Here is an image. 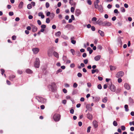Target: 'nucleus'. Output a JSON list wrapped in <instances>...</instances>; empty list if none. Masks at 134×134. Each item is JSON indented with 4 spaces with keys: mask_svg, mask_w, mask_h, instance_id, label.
I'll list each match as a JSON object with an SVG mask.
<instances>
[{
    "mask_svg": "<svg viewBox=\"0 0 134 134\" xmlns=\"http://www.w3.org/2000/svg\"><path fill=\"white\" fill-rule=\"evenodd\" d=\"M61 116L59 114H55L53 116V118L54 120L55 121H59L60 119Z\"/></svg>",
    "mask_w": 134,
    "mask_h": 134,
    "instance_id": "obj_1",
    "label": "nucleus"
},
{
    "mask_svg": "<svg viewBox=\"0 0 134 134\" xmlns=\"http://www.w3.org/2000/svg\"><path fill=\"white\" fill-rule=\"evenodd\" d=\"M36 98L37 99H38L37 98H38V101L41 103H42L44 104L46 102V99L42 97H37Z\"/></svg>",
    "mask_w": 134,
    "mask_h": 134,
    "instance_id": "obj_2",
    "label": "nucleus"
},
{
    "mask_svg": "<svg viewBox=\"0 0 134 134\" xmlns=\"http://www.w3.org/2000/svg\"><path fill=\"white\" fill-rule=\"evenodd\" d=\"M40 66V60L38 58H36L34 63L35 67H39Z\"/></svg>",
    "mask_w": 134,
    "mask_h": 134,
    "instance_id": "obj_3",
    "label": "nucleus"
},
{
    "mask_svg": "<svg viewBox=\"0 0 134 134\" xmlns=\"http://www.w3.org/2000/svg\"><path fill=\"white\" fill-rule=\"evenodd\" d=\"M124 74L123 71H120L117 73L116 76L117 78L121 77L123 76Z\"/></svg>",
    "mask_w": 134,
    "mask_h": 134,
    "instance_id": "obj_4",
    "label": "nucleus"
},
{
    "mask_svg": "<svg viewBox=\"0 0 134 134\" xmlns=\"http://www.w3.org/2000/svg\"><path fill=\"white\" fill-rule=\"evenodd\" d=\"M32 31L33 32H35L37 31L38 30L37 27L34 25H31Z\"/></svg>",
    "mask_w": 134,
    "mask_h": 134,
    "instance_id": "obj_5",
    "label": "nucleus"
},
{
    "mask_svg": "<svg viewBox=\"0 0 134 134\" xmlns=\"http://www.w3.org/2000/svg\"><path fill=\"white\" fill-rule=\"evenodd\" d=\"M103 26H109L111 25V23L109 21H105L104 22V23L103 24Z\"/></svg>",
    "mask_w": 134,
    "mask_h": 134,
    "instance_id": "obj_6",
    "label": "nucleus"
},
{
    "mask_svg": "<svg viewBox=\"0 0 134 134\" xmlns=\"http://www.w3.org/2000/svg\"><path fill=\"white\" fill-rule=\"evenodd\" d=\"M32 51L35 54H36L39 51V49L38 48H34L32 49Z\"/></svg>",
    "mask_w": 134,
    "mask_h": 134,
    "instance_id": "obj_7",
    "label": "nucleus"
},
{
    "mask_svg": "<svg viewBox=\"0 0 134 134\" xmlns=\"http://www.w3.org/2000/svg\"><path fill=\"white\" fill-rule=\"evenodd\" d=\"M50 86L52 91H53L54 90L56 86L55 83H52L50 85Z\"/></svg>",
    "mask_w": 134,
    "mask_h": 134,
    "instance_id": "obj_8",
    "label": "nucleus"
},
{
    "mask_svg": "<svg viewBox=\"0 0 134 134\" xmlns=\"http://www.w3.org/2000/svg\"><path fill=\"white\" fill-rule=\"evenodd\" d=\"M110 90L112 92H114L115 91L116 88L115 86L113 85H111L110 88Z\"/></svg>",
    "mask_w": 134,
    "mask_h": 134,
    "instance_id": "obj_9",
    "label": "nucleus"
},
{
    "mask_svg": "<svg viewBox=\"0 0 134 134\" xmlns=\"http://www.w3.org/2000/svg\"><path fill=\"white\" fill-rule=\"evenodd\" d=\"M96 23L100 26L102 25L103 26V24L104 23V22L102 21L100 19H99L96 22Z\"/></svg>",
    "mask_w": 134,
    "mask_h": 134,
    "instance_id": "obj_10",
    "label": "nucleus"
},
{
    "mask_svg": "<svg viewBox=\"0 0 134 134\" xmlns=\"http://www.w3.org/2000/svg\"><path fill=\"white\" fill-rule=\"evenodd\" d=\"M93 69H94L92 70H91L92 71V74H93L94 73H95L96 72L97 73H98L99 72V70H98L97 69H95L96 68H92Z\"/></svg>",
    "mask_w": 134,
    "mask_h": 134,
    "instance_id": "obj_11",
    "label": "nucleus"
},
{
    "mask_svg": "<svg viewBox=\"0 0 134 134\" xmlns=\"http://www.w3.org/2000/svg\"><path fill=\"white\" fill-rule=\"evenodd\" d=\"M81 13V11L79 9H77L76 10L75 12V14L77 16H78Z\"/></svg>",
    "mask_w": 134,
    "mask_h": 134,
    "instance_id": "obj_12",
    "label": "nucleus"
},
{
    "mask_svg": "<svg viewBox=\"0 0 134 134\" xmlns=\"http://www.w3.org/2000/svg\"><path fill=\"white\" fill-rule=\"evenodd\" d=\"M93 124L94 125V127L95 128H96L98 126V122L96 121H94L93 122Z\"/></svg>",
    "mask_w": 134,
    "mask_h": 134,
    "instance_id": "obj_13",
    "label": "nucleus"
},
{
    "mask_svg": "<svg viewBox=\"0 0 134 134\" xmlns=\"http://www.w3.org/2000/svg\"><path fill=\"white\" fill-rule=\"evenodd\" d=\"M98 10L100 12H102L103 10V7L101 5H100L99 7L98 8Z\"/></svg>",
    "mask_w": 134,
    "mask_h": 134,
    "instance_id": "obj_14",
    "label": "nucleus"
},
{
    "mask_svg": "<svg viewBox=\"0 0 134 134\" xmlns=\"http://www.w3.org/2000/svg\"><path fill=\"white\" fill-rule=\"evenodd\" d=\"M15 77V76L14 75H11L9 76V78L10 80L11 81H13L14 78Z\"/></svg>",
    "mask_w": 134,
    "mask_h": 134,
    "instance_id": "obj_15",
    "label": "nucleus"
},
{
    "mask_svg": "<svg viewBox=\"0 0 134 134\" xmlns=\"http://www.w3.org/2000/svg\"><path fill=\"white\" fill-rule=\"evenodd\" d=\"M38 15L39 16H41L42 19H43L44 18V15L43 14V13L42 12H40L38 13Z\"/></svg>",
    "mask_w": 134,
    "mask_h": 134,
    "instance_id": "obj_16",
    "label": "nucleus"
},
{
    "mask_svg": "<svg viewBox=\"0 0 134 134\" xmlns=\"http://www.w3.org/2000/svg\"><path fill=\"white\" fill-rule=\"evenodd\" d=\"M101 57L100 55H98L95 57L94 59L96 61H98L100 59Z\"/></svg>",
    "mask_w": 134,
    "mask_h": 134,
    "instance_id": "obj_17",
    "label": "nucleus"
},
{
    "mask_svg": "<svg viewBox=\"0 0 134 134\" xmlns=\"http://www.w3.org/2000/svg\"><path fill=\"white\" fill-rule=\"evenodd\" d=\"M87 118L90 120H91L92 119V115L89 113H88L87 115Z\"/></svg>",
    "mask_w": 134,
    "mask_h": 134,
    "instance_id": "obj_18",
    "label": "nucleus"
},
{
    "mask_svg": "<svg viewBox=\"0 0 134 134\" xmlns=\"http://www.w3.org/2000/svg\"><path fill=\"white\" fill-rule=\"evenodd\" d=\"M99 2H94V5L95 8L96 9H98L99 8V6L98 4Z\"/></svg>",
    "mask_w": 134,
    "mask_h": 134,
    "instance_id": "obj_19",
    "label": "nucleus"
},
{
    "mask_svg": "<svg viewBox=\"0 0 134 134\" xmlns=\"http://www.w3.org/2000/svg\"><path fill=\"white\" fill-rule=\"evenodd\" d=\"M124 87L127 89L129 90L130 89V87L129 84L126 83L124 85Z\"/></svg>",
    "mask_w": 134,
    "mask_h": 134,
    "instance_id": "obj_20",
    "label": "nucleus"
},
{
    "mask_svg": "<svg viewBox=\"0 0 134 134\" xmlns=\"http://www.w3.org/2000/svg\"><path fill=\"white\" fill-rule=\"evenodd\" d=\"M74 37H72L71 38V42L73 44H75L76 43V41L75 40H74Z\"/></svg>",
    "mask_w": 134,
    "mask_h": 134,
    "instance_id": "obj_21",
    "label": "nucleus"
},
{
    "mask_svg": "<svg viewBox=\"0 0 134 134\" xmlns=\"http://www.w3.org/2000/svg\"><path fill=\"white\" fill-rule=\"evenodd\" d=\"M26 72L27 74H30L32 73V71L29 69H27L26 70Z\"/></svg>",
    "mask_w": 134,
    "mask_h": 134,
    "instance_id": "obj_22",
    "label": "nucleus"
},
{
    "mask_svg": "<svg viewBox=\"0 0 134 134\" xmlns=\"http://www.w3.org/2000/svg\"><path fill=\"white\" fill-rule=\"evenodd\" d=\"M98 32L100 34V35L102 36H104V33L103 31L99 30H98Z\"/></svg>",
    "mask_w": 134,
    "mask_h": 134,
    "instance_id": "obj_23",
    "label": "nucleus"
},
{
    "mask_svg": "<svg viewBox=\"0 0 134 134\" xmlns=\"http://www.w3.org/2000/svg\"><path fill=\"white\" fill-rule=\"evenodd\" d=\"M23 5V2H20L19 6L18 7L20 9L22 8Z\"/></svg>",
    "mask_w": 134,
    "mask_h": 134,
    "instance_id": "obj_24",
    "label": "nucleus"
},
{
    "mask_svg": "<svg viewBox=\"0 0 134 134\" xmlns=\"http://www.w3.org/2000/svg\"><path fill=\"white\" fill-rule=\"evenodd\" d=\"M107 100H108V98L106 97H104L102 99V102L104 103H106L107 102Z\"/></svg>",
    "mask_w": 134,
    "mask_h": 134,
    "instance_id": "obj_25",
    "label": "nucleus"
},
{
    "mask_svg": "<svg viewBox=\"0 0 134 134\" xmlns=\"http://www.w3.org/2000/svg\"><path fill=\"white\" fill-rule=\"evenodd\" d=\"M69 3L71 5H75L76 3L73 2L72 0H70Z\"/></svg>",
    "mask_w": 134,
    "mask_h": 134,
    "instance_id": "obj_26",
    "label": "nucleus"
},
{
    "mask_svg": "<svg viewBox=\"0 0 134 134\" xmlns=\"http://www.w3.org/2000/svg\"><path fill=\"white\" fill-rule=\"evenodd\" d=\"M53 54L54 56H55V57H56L57 58H58L59 57V55L58 53L55 52L54 51L53 52Z\"/></svg>",
    "mask_w": 134,
    "mask_h": 134,
    "instance_id": "obj_27",
    "label": "nucleus"
},
{
    "mask_svg": "<svg viewBox=\"0 0 134 134\" xmlns=\"http://www.w3.org/2000/svg\"><path fill=\"white\" fill-rule=\"evenodd\" d=\"M124 108L125 109V110L126 111H128L129 110L128 109V106L126 104L125 105Z\"/></svg>",
    "mask_w": 134,
    "mask_h": 134,
    "instance_id": "obj_28",
    "label": "nucleus"
},
{
    "mask_svg": "<svg viewBox=\"0 0 134 134\" xmlns=\"http://www.w3.org/2000/svg\"><path fill=\"white\" fill-rule=\"evenodd\" d=\"M32 8L31 4H29L27 5V8L29 9H30Z\"/></svg>",
    "mask_w": 134,
    "mask_h": 134,
    "instance_id": "obj_29",
    "label": "nucleus"
},
{
    "mask_svg": "<svg viewBox=\"0 0 134 134\" xmlns=\"http://www.w3.org/2000/svg\"><path fill=\"white\" fill-rule=\"evenodd\" d=\"M61 35V32L60 31H58L55 34V35L57 36H59Z\"/></svg>",
    "mask_w": 134,
    "mask_h": 134,
    "instance_id": "obj_30",
    "label": "nucleus"
},
{
    "mask_svg": "<svg viewBox=\"0 0 134 134\" xmlns=\"http://www.w3.org/2000/svg\"><path fill=\"white\" fill-rule=\"evenodd\" d=\"M113 124L115 126H117L118 125L117 122L115 121H114L113 122Z\"/></svg>",
    "mask_w": 134,
    "mask_h": 134,
    "instance_id": "obj_31",
    "label": "nucleus"
},
{
    "mask_svg": "<svg viewBox=\"0 0 134 134\" xmlns=\"http://www.w3.org/2000/svg\"><path fill=\"white\" fill-rule=\"evenodd\" d=\"M50 5L48 2H46V6L47 8H48L49 7Z\"/></svg>",
    "mask_w": 134,
    "mask_h": 134,
    "instance_id": "obj_32",
    "label": "nucleus"
},
{
    "mask_svg": "<svg viewBox=\"0 0 134 134\" xmlns=\"http://www.w3.org/2000/svg\"><path fill=\"white\" fill-rule=\"evenodd\" d=\"M54 15L55 14L54 13H52L51 14L50 16L52 19H53L54 17Z\"/></svg>",
    "mask_w": 134,
    "mask_h": 134,
    "instance_id": "obj_33",
    "label": "nucleus"
},
{
    "mask_svg": "<svg viewBox=\"0 0 134 134\" xmlns=\"http://www.w3.org/2000/svg\"><path fill=\"white\" fill-rule=\"evenodd\" d=\"M97 20V18L95 17H93L92 19V21H96Z\"/></svg>",
    "mask_w": 134,
    "mask_h": 134,
    "instance_id": "obj_34",
    "label": "nucleus"
},
{
    "mask_svg": "<svg viewBox=\"0 0 134 134\" xmlns=\"http://www.w3.org/2000/svg\"><path fill=\"white\" fill-rule=\"evenodd\" d=\"M91 128V127L90 126H89L87 128V132L88 133L90 132V129Z\"/></svg>",
    "mask_w": 134,
    "mask_h": 134,
    "instance_id": "obj_35",
    "label": "nucleus"
},
{
    "mask_svg": "<svg viewBox=\"0 0 134 134\" xmlns=\"http://www.w3.org/2000/svg\"><path fill=\"white\" fill-rule=\"evenodd\" d=\"M97 87L99 89H101L102 88V86L100 84H99L98 85Z\"/></svg>",
    "mask_w": 134,
    "mask_h": 134,
    "instance_id": "obj_36",
    "label": "nucleus"
},
{
    "mask_svg": "<svg viewBox=\"0 0 134 134\" xmlns=\"http://www.w3.org/2000/svg\"><path fill=\"white\" fill-rule=\"evenodd\" d=\"M41 28L44 29L46 27V26L45 25H42L41 26Z\"/></svg>",
    "mask_w": 134,
    "mask_h": 134,
    "instance_id": "obj_37",
    "label": "nucleus"
},
{
    "mask_svg": "<svg viewBox=\"0 0 134 134\" xmlns=\"http://www.w3.org/2000/svg\"><path fill=\"white\" fill-rule=\"evenodd\" d=\"M75 8L73 7H72L71 8V12L73 13L74 12Z\"/></svg>",
    "mask_w": 134,
    "mask_h": 134,
    "instance_id": "obj_38",
    "label": "nucleus"
},
{
    "mask_svg": "<svg viewBox=\"0 0 134 134\" xmlns=\"http://www.w3.org/2000/svg\"><path fill=\"white\" fill-rule=\"evenodd\" d=\"M121 11L122 12H124L125 11V9L123 7H122L121 8Z\"/></svg>",
    "mask_w": 134,
    "mask_h": 134,
    "instance_id": "obj_39",
    "label": "nucleus"
},
{
    "mask_svg": "<svg viewBox=\"0 0 134 134\" xmlns=\"http://www.w3.org/2000/svg\"><path fill=\"white\" fill-rule=\"evenodd\" d=\"M50 22V20L48 18L46 19V22L47 23H49Z\"/></svg>",
    "mask_w": 134,
    "mask_h": 134,
    "instance_id": "obj_40",
    "label": "nucleus"
},
{
    "mask_svg": "<svg viewBox=\"0 0 134 134\" xmlns=\"http://www.w3.org/2000/svg\"><path fill=\"white\" fill-rule=\"evenodd\" d=\"M9 15L10 16H12L14 14L13 12H10L9 13Z\"/></svg>",
    "mask_w": 134,
    "mask_h": 134,
    "instance_id": "obj_41",
    "label": "nucleus"
},
{
    "mask_svg": "<svg viewBox=\"0 0 134 134\" xmlns=\"http://www.w3.org/2000/svg\"><path fill=\"white\" fill-rule=\"evenodd\" d=\"M87 3L89 5H91L92 4V2L90 0H87Z\"/></svg>",
    "mask_w": 134,
    "mask_h": 134,
    "instance_id": "obj_42",
    "label": "nucleus"
},
{
    "mask_svg": "<svg viewBox=\"0 0 134 134\" xmlns=\"http://www.w3.org/2000/svg\"><path fill=\"white\" fill-rule=\"evenodd\" d=\"M121 127L122 130L123 131H124L125 130V127L124 126H122Z\"/></svg>",
    "mask_w": 134,
    "mask_h": 134,
    "instance_id": "obj_43",
    "label": "nucleus"
},
{
    "mask_svg": "<svg viewBox=\"0 0 134 134\" xmlns=\"http://www.w3.org/2000/svg\"><path fill=\"white\" fill-rule=\"evenodd\" d=\"M77 84L76 83H74L73 87L74 88H76L77 87Z\"/></svg>",
    "mask_w": 134,
    "mask_h": 134,
    "instance_id": "obj_44",
    "label": "nucleus"
},
{
    "mask_svg": "<svg viewBox=\"0 0 134 134\" xmlns=\"http://www.w3.org/2000/svg\"><path fill=\"white\" fill-rule=\"evenodd\" d=\"M70 51L72 53V54L73 55H74V52H75V51L74 49H71L70 50Z\"/></svg>",
    "mask_w": 134,
    "mask_h": 134,
    "instance_id": "obj_45",
    "label": "nucleus"
},
{
    "mask_svg": "<svg viewBox=\"0 0 134 134\" xmlns=\"http://www.w3.org/2000/svg\"><path fill=\"white\" fill-rule=\"evenodd\" d=\"M118 82L119 83L121 82L122 81V79L121 78L118 79Z\"/></svg>",
    "mask_w": 134,
    "mask_h": 134,
    "instance_id": "obj_46",
    "label": "nucleus"
},
{
    "mask_svg": "<svg viewBox=\"0 0 134 134\" xmlns=\"http://www.w3.org/2000/svg\"><path fill=\"white\" fill-rule=\"evenodd\" d=\"M12 38L13 40H15L16 38V37L15 36L13 35L12 37Z\"/></svg>",
    "mask_w": 134,
    "mask_h": 134,
    "instance_id": "obj_47",
    "label": "nucleus"
},
{
    "mask_svg": "<svg viewBox=\"0 0 134 134\" xmlns=\"http://www.w3.org/2000/svg\"><path fill=\"white\" fill-rule=\"evenodd\" d=\"M91 27V29L93 31H94L95 30V28L94 26H92Z\"/></svg>",
    "mask_w": 134,
    "mask_h": 134,
    "instance_id": "obj_48",
    "label": "nucleus"
},
{
    "mask_svg": "<svg viewBox=\"0 0 134 134\" xmlns=\"http://www.w3.org/2000/svg\"><path fill=\"white\" fill-rule=\"evenodd\" d=\"M63 92L65 93H66L67 92V90L65 88L63 89Z\"/></svg>",
    "mask_w": 134,
    "mask_h": 134,
    "instance_id": "obj_49",
    "label": "nucleus"
},
{
    "mask_svg": "<svg viewBox=\"0 0 134 134\" xmlns=\"http://www.w3.org/2000/svg\"><path fill=\"white\" fill-rule=\"evenodd\" d=\"M77 75L78 77H81L82 76V74L81 73L79 72L78 73Z\"/></svg>",
    "mask_w": 134,
    "mask_h": 134,
    "instance_id": "obj_50",
    "label": "nucleus"
},
{
    "mask_svg": "<svg viewBox=\"0 0 134 134\" xmlns=\"http://www.w3.org/2000/svg\"><path fill=\"white\" fill-rule=\"evenodd\" d=\"M45 106L44 105H42L41 106L40 108L41 109H43L45 108Z\"/></svg>",
    "mask_w": 134,
    "mask_h": 134,
    "instance_id": "obj_51",
    "label": "nucleus"
},
{
    "mask_svg": "<svg viewBox=\"0 0 134 134\" xmlns=\"http://www.w3.org/2000/svg\"><path fill=\"white\" fill-rule=\"evenodd\" d=\"M31 29V27L30 26H28L26 28L28 30H30Z\"/></svg>",
    "mask_w": 134,
    "mask_h": 134,
    "instance_id": "obj_52",
    "label": "nucleus"
},
{
    "mask_svg": "<svg viewBox=\"0 0 134 134\" xmlns=\"http://www.w3.org/2000/svg\"><path fill=\"white\" fill-rule=\"evenodd\" d=\"M2 20L4 21H6L7 19V18L5 17H3L2 18Z\"/></svg>",
    "mask_w": 134,
    "mask_h": 134,
    "instance_id": "obj_53",
    "label": "nucleus"
},
{
    "mask_svg": "<svg viewBox=\"0 0 134 134\" xmlns=\"http://www.w3.org/2000/svg\"><path fill=\"white\" fill-rule=\"evenodd\" d=\"M1 71L2 72V75H3L5 72V71L4 69H1Z\"/></svg>",
    "mask_w": 134,
    "mask_h": 134,
    "instance_id": "obj_54",
    "label": "nucleus"
},
{
    "mask_svg": "<svg viewBox=\"0 0 134 134\" xmlns=\"http://www.w3.org/2000/svg\"><path fill=\"white\" fill-rule=\"evenodd\" d=\"M129 124L130 125H133L134 126V121L131 122H129Z\"/></svg>",
    "mask_w": 134,
    "mask_h": 134,
    "instance_id": "obj_55",
    "label": "nucleus"
},
{
    "mask_svg": "<svg viewBox=\"0 0 134 134\" xmlns=\"http://www.w3.org/2000/svg\"><path fill=\"white\" fill-rule=\"evenodd\" d=\"M60 12V9L59 8H57L56 10V13L57 14H58Z\"/></svg>",
    "mask_w": 134,
    "mask_h": 134,
    "instance_id": "obj_56",
    "label": "nucleus"
},
{
    "mask_svg": "<svg viewBox=\"0 0 134 134\" xmlns=\"http://www.w3.org/2000/svg\"><path fill=\"white\" fill-rule=\"evenodd\" d=\"M87 86L89 87H91V83H90V82L87 83Z\"/></svg>",
    "mask_w": 134,
    "mask_h": 134,
    "instance_id": "obj_57",
    "label": "nucleus"
},
{
    "mask_svg": "<svg viewBox=\"0 0 134 134\" xmlns=\"http://www.w3.org/2000/svg\"><path fill=\"white\" fill-rule=\"evenodd\" d=\"M124 6L126 8H127L129 7L128 5L126 3H125L124 4Z\"/></svg>",
    "mask_w": 134,
    "mask_h": 134,
    "instance_id": "obj_58",
    "label": "nucleus"
},
{
    "mask_svg": "<svg viewBox=\"0 0 134 134\" xmlns=\"http://www.w3.org/2000/svg\"><path fill=\"white\" fill-rule=\"evenodd\" d=\"M74 110L73 109H72L70 110V112L72 114H73L74 113Z\"/></svg>",
    "mask_w": 134,
    "mask_h": 134,
    "instance_id": "obj_59",
    "label": "nucleus"
},
{
    "mask_svg": "<svg viewBox=\"0 0 134 134\" xmlns=\"http://www.w3.org/2000/svg\"><path fill=\"white\" fill-rule=\"evenodd\" d=\"M107 8L109 9H110L112 7V5L110 4H109L107 6Z\"/></svg>",
    "mask_w": 134,
    "mask_h": 134,
    "instance_id": "obj_60",
    "label": "nucleus"
},
{
    "mask_svg": "<svg viewBox=\"0 0 134 134\" xmlns=\"http://www.w3.org/2000/svg\"><path fill=\"white\" fill-rule=\"evenodd\" d=\"M18 74H21L23 73V72L21 70H18Z\"/></svg>",
    "mask_w": 134,
    "mask_h": 134,
    "instance_id": "obj_61",
    "label": "nucleus"
},
{
    "mask_svg": "<svg viewBox=\"0 0 134 134\" xmlns=\"http://www.w3.org/2000/svg\"><path fill=\"white\" fill-rule=\"evenodd\" d=\"M37 22L38 24L39 25H41V21L40 20H38L37 21Z\"/></svg>",
    "mask_w": 134,
    "mask_h": 134,
    "instance_id": "obj_62",
    "label": "nucleus"
},
{
    "mask_svg": "<svg viewBox=\"0 0 134 134\" xmlns=\"http://www.w3.org/2000/svg\"><path fill=\"white\" fill-rule=\"evenodd\" d=\"M84 62L85 64H87L88 62V60L87 59H85L84 60Z\"/></svg>",
    "mask_w": 134,
    "mask_h": 134,
    "instance_id": "obj_63",
    "label": "nucleus"
},
{
    "mask_svg": "<svg viewBox=\"0 0 134 134\" xmlns=\"http://www.w3.org/2000/svg\"><path fill=\"white\" fill-rule=\"evenodd\" d=\"M87 56L86 53H84L82 54V57H85Z\"/></svg>",
    "mask_w": 134,
    "mask_h": 134,
    "instance_id": "obj_64",
    "label": "nucleus"
}]
</instances>
